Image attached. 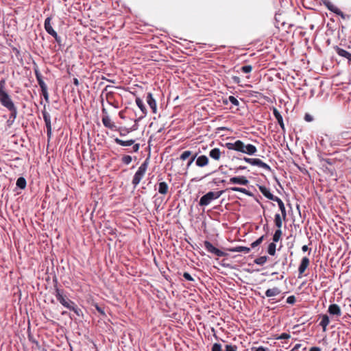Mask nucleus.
<instances>
[{
	"mask_svg": "<svg viewBox=\"0 0 351 351\" xmlns=\"http://www.w3.org/2000/svg\"><path fill=\"white\" fill-rule=\"evenodd\" d=\"M254 263L258 265H263V256H261L259 258H257L254 260Z\"/></svg>",
	"mask_w": 351,
	"mask_h": 351,
	"instance_id": "nucleus-52",
	"label": "nucleus"
},
{
	"mask_svg": "<svg viewBox=\"0 0 351 351\" xmlns=\"http://www.w3.org/2000/svg\"><path fill=\"white\" fill-rule=\"evenodd\" d=\"M136 130V128L135 127V125H134L131 128H117V130L116 131H119L120 136H125L127 134L130 133V132Z\"/></svg>",
	"mask_w": 351,
	"mask_h": 351,
	"instance_id": "nucleus-30",
	"label": "nucleus"
},
{
	"mask_svg": "<svg viewBox=\"0 0 351 351\" xmlns=\"http://www.w3.org/2000/svg\"><path fill=\"white\" fill-rule=\"evenodd\" d=\"M208 175H210V173L206 174V176H203V177H201V178H193L192 180H193V181H196V182H197V181H200V180H202L204 178H205V177L208 176Z\"/></svg>",
	"mask_w": 351,
	"mask_h": 351,
	"instance_id": "nucleus-62",
	"label": "nucleus"
},
{
	"mask_svg": "<svg viewBox=\"0 0 351 351\" xmlns=\"http://www.w3.org/2000/svg\"><path fill=\"white\" fill-rule=\"evenodd\" d=\"M34 73H35L36 80H37L40 88L45 89V88L47 87V84L45 83V82L43 80V76H42L40 72L39 71V70L35 69Z\"/></svg>",
	"mask_w": 351,
	"mask_h": 351,
	"instance_id": "nucleus-20",
	"label": "nucleus"
},
{
	"mask_svg": "<svg viewBox=\"0 0 351 351\" xmlns=\"http://www.w3.org/2000/svg\"><path fill=\"white\" fill-rule=\"evenodd\" d=\"M73 84L75 86H78L80 84L79 80L77 78H73Z\"/></svg>",
	"mask_w": 351,
	"mask_h": 351,
	"instance_id": "nucleus-64",
	"label": "nucleus"
},
{
	"mask_svg": "<svg viewBox=\"0 0 351 351\" xmlns=\"http://www.w3.org/2000/svg\"><path fill=\"white\" fill-rule=\"evenodd\" d=\"M149 161V158H147L138 167L137 171L135 173L132 181V184H133L134 188L136 187V186L140 183L141 180L144 177L147 169Z\"/></svg>",
	"mask_w": 351,
	"mask_h": 351,
	"instance_id": "nucleus-3",
	"label": "nucleus"
},
{
	"mask_svg": "<svg viewBox=\"0 0 351 351\" xmlns=\"http://www.w3.org/2000/svg\"><path fill=\"white\" fill-rule=\"evenodd\" d=\"M273 114L276 119L278 123L280 125L282 130H285V124L283 122V118L280 112L276 108H273Z\"/></svg>",
	"mask_w": 351,
	"mask_h": 351,
	"instance_id": "nucleus-17",
	"label": "nucleus"
},
{
	"mask_svg": "<svg viewBox=\"0 0 351 351\" xmlns=\"http://www.w3.org/2000/svg\"><path fill=\"white\" fill-rule=\"evenodd\" d=\"M251 65H244L240 68V71L244 73H248L252 71Z\"/></svg>",
	"mask_w": 351,
	"mask_h": 351,
	"instance_id": "nucleus-43",
	"label": "nucleus"
},
{
	"mask_svg": "<svg viewBox=\"0 0 351 351\" xmlns=\"http://www.w3.org/2000/svg\"><path fill=\"white\" fill-rule=\"evenodd\" d=\"M221 151L219 148L212 149L209 152V156L214 160H219L221 157Z\"/></svg>",
	"mask_w": 351,
	"mask_h": 351,
	"instance_id": "nucleus-27",
	"label": "nucleus"
},
{
	"mask_svg": "<svg viewBox=\"0 0 351 351\" xmlns=\"http://www.w3.org/2000/svg\"><path fill=\"white\" fill-rule=\"evenodd\" d=\"M55 296L57 299V300L64 306H68V301L69 300V298H66L64 295V290L60 289L58 287H56L55 289Z\"/></svg>",
	"mask_w": 351,
	"mask_h": 351,
	"instance_id": "nucleus-7",
	"label": "nucleus"
},
{
	"mask_svg": "<svg viewBox=\"0 0 351 351\" xmlns=\"http://www.w3.org/2000/svg\"><path fill=\"white\" fill-rule=\"evenodd\" d=\"M193 155V153L191 151H189V150H186L184 152H183L180 156V160H186L187 158H189V157H191V156Z\"/></svg>",
	"mask_w": 351,
	"mask_h": 351,
	"instance_id": "nucleus-37",
	"label": "nucleus"
},
{
	"mask_svg": "<svg viewBox=\"0 0 351 351\" xmlns=\"http://www.w3.org/2000/svg\"><path fill=\"white\" fill-rule=\"evenodd\" d=\"M264 99H265V103L266 101L269 102V103H271L273 101V99H274V98H271L269 97H267V96L265 95Z\"/></svg>",
	"mask_w": 351,
	"mask_h": 351,
	"instance_id": "nucleus-60",
	"label": "nucleus"
},
{
	"mask_svg": "<svg viewBox=\"0 0 351 351\" xmlns=\"http://www.w3.org/2000/svg\"><path fill=\"white\" fill-rule=\"evenodd\" d=\"M274 223L278 228H281L282 221L279 213H276L274 215Z\"/></svg>",
	"mask_w": 351,
	"mask_h": 351,
	"instance_id": "nucleus-33",
	"label": "nucleus"
},
{
	"mask_svg": "<svg viewBox=\"0 0 351 351\" xmlns=\"http://www.w3.org/2000/svg\"><path fill=\"white\" fill-rule=\"evenodd\" d=\"M244 150L242 153L252 155L256 152V148L254 145L251 144L245 145Z\"/></svg>",
	"mask_w": 351,
	"mask_h": 351,
	"instance_id": "nucleus-28",
	"label": "nucleus"
},
{
	"mask_svg": "<svg viewBox=\"0 0 351 351\" xmlns=\"http://www.w3.org/2000/svg\"><path fill=\"white\" fill-rule=\"evenodd\" d=\"M51 17H47L45 21L44 26H45V29L46 32L49 35L53 36V35L57 34V32L53 29V27L51 25Z\"/></svg>",
	"mask_w": 351,
	"mask_h": 351,
	"instance_id": "nucleus-16",
	"label": "nucleus"
},
{
	"mask_svg": "<svg viewBox=\"0 0 351 351\" xmlns=\"http://www.w3.org/2000/svg\"><path fill=\"white\" fill-rule=\"evenodd\" d=\"M209 163L208 158L205 155L197 156L195 158V165L198 167H204Z\"/></svg>",
	"mask_w": 351,
	"mask_h": 351,
	"instance_id": "nucleus-11",
	"label": "nucleus"
},
{
	"mask_svg": "<svg viewBox=\"0 0 351 351\" xmlns=\"http://www.w3.org/2000/svg\"><path fill=\"white\" fill-rule=\"evenodd\" d=\"M197 153H195L193 154L191 157H190L189 160H188V162L186 164V169H189L190 167V166L191 165V164L195 161V158H197Z\"/></svg>",
	"mask_w": 351,
	"mask_h": 351,
	"instance_id": "nucleus-42",
	"label": "nucleus"
},
{
	"mask_svg": "<svg viewBox=\"0 0 351 351\" xmlns=\"http://www.w3.org/2000/svg\"><path fill=\"white\" fill-rule=\"evenodd\" d=\"M147 103L149 106L150 108L152 110L154 113H156L157 111V106L156 101L155 99L153 97V95L151 93H148L147 95Z\"/></svg>",
	"mask_w": 351,
	"mask_h": 351,
	"instance_id": "nucleus-14",
	"label": "nucleus"
},
{
	"mask_svg": "<svg viewBox=\"0 0 351 351\" xmlns=\"http://www.w3.org/2000/svg\"><path fill=\"white\" fill-rule=\"evenodd\" d=\"M279 301H280V300L276 299V298H271V299L268 300V302L271 304H275V303H276V302H278Z\"/></svg>",
	"mask_w": 351,
	"mask_h": 351,
	"instance_id": "nucleus-58",
	"label": "nucleus"
},
{
	"mask_svg": "<svg viewBox=\"0 0 351 351\" xmlns=\"http://www.w3.org/2000/svg\"><path fill=\"white\" fill-rule=\"evenodd\" d=\"M330 323L329 317L327 315H323L322 316V320L319 325L322 327L323 331L326 330V328Z\"/></svg>",
	"mask_w": 351,
	"mask_h": 351,
	"instance_id": "nucleus-29",
	"label": "nucleus"
},
{
	"mask_svg": "<svg viewBox=\"0 0 351 351\" xmlns=\"http://www.w3.org/2000/svg\"><path fill=\"white\" fill-rule=\"evenodd\" d=\"M328 311L332 315L341 316V315L340 307L336 304H330L328 307Z\"/></svg>",
	"mask_w": 351,
	"mask_h": 351,
	"instance_id": "nucleus-19",
	"label": "nucleus"
},
{
	"mask_svg": "<svg viewBox=\"0 0 351 351\" xmlns=\"http://www.w3.org/2000/svg\"><path fill=\"white\" fill-rule=\"evenodd\" d=\"M263 241V235L251 243V248H255L258 246Z\"/></svg>",
	"mask_w": 351,
	"mask_h": 351,
	"instance_id": "nucleus-39",
	"label": "nucleus"
},
{
	"mask_svg": "<svg viewBox=\"0 0 351 351\" xmlns=\"http://www.w3.org/2000/svg\"><path fill=\"white\" fill-rule=\"evenodd\" d=\"M42 114L47 128V135L50 138L51 136V117L45 110H43Z\"/></svg>",
	"mask_w": 351,
	"mask_h": 351,
	"instance_id": "nucleus-10",
	"label": "nucleus"
},
{
	"mask_svg": "<svg viewBox=\"0 0 351 351\" xmlns=\"http://www.w3.org/2000/svg\"><path fill=\"white\" fill-rule=\"evenodd\" d=\"M135 102L138 107L140 108V110L142 111V112L144 114V116H145L147 114V110L142 99L139 97H136Z\"/></svg>",
	"mask_w": 351,
	"mask_h": 351,
	"instance_id": "nucleus-31",
	"label": "nucleus"
},
{
	"mask_svg": "<svg viewBox=\"0 0 351 351\" xmlns=\"http://www.w3.org/2000/svg\"><path fill=\"white\" fill-rule=\"evenodd\" d=\"M269 49L268 47H265V52H264V54H265V62L267 61V60H271L272 58H274V55H273L271 53V51H266V49Z\"/></svg>",
	"mask_w": 351,
	"mask_h": 351,
	"instance_id": "nucleus-38",
	"label": "nucleus"
},
{
	"mask_svg": "<svg viewBox=\"0 0 351 351\" xmlns=\"http://www.w3.org/2000/svg\"><path fill=\"white\" fill-rule=\"evenodd\" d=\"M228 100L234 106H238L239 105V100L234 96H229Z\"/></svg>",
	"mask_w": 351,
	"mask_h": 351,
	"instance_id": "nucleus-44",
	"label": "nucleus"
},
{
	"mask_svg": "<svg viewBox=\"0 0 351 351\" xmlns=\"http://www.w3.org/2000/svg\"><path fill=\"white\" fill-rule=\"evenodd\" d=\"M282 230L280 228H278L274 235H273V242H275V243H277L278 241H279V240L281 238V236H282Z\"/></svg>",
	"mask_w": 351,
	"mask_h": 351,
	"instance_id": "nucleus-35",
	"label": "nucleus"
},
{
	"mask_svg": "<svg viewBox=\"0 0 351 351\" xmlns=\"http://www.w3.org/2000/svg\"><path fill=\"white\" fill-rule=\"evenodd\" d=\"M214 183L217 184H223L226 182V180H217L216 179H215L213 180Z\"/></svg>",
	"mask_w": 351,
	"mask_h": 351,
	"instance_id": "nucleus-61",
	"label": "nucleus"
},
{
	"mask_svg": "<svg viewBox=\"0 0 351 351\" xmlns=\"http://www.w3.org/2000/svg\"><path fill=\"white\" fill-rule=\"evenodd\" d=\"M287 302L289 304H293L295 302V297L290 295L287 298Z\"/></svg>",
	"mask_w": 351,
	"mask_h": 351,
	"instance_id": "nucleus-49",
	"label": "nucleus"
},
{
	"mask_svg": "<svg viewBox=\"0 0 351 351\" xmlns=\"http://www.w3.org/2000/svg\"><path fill=\"white\" fill-rule=\"evenodd\" d=\"M102 112L104 114L102 117V123L104 125L110 130H117V126L115 125L114 123L111 121L110 117L108 114L106 109L103 108Z\"/></svg>",
	"mask_w": 351,
	"mask_h": 351,
	"instance_id": "nucleus-6",
	"label": "nucleus"
},
{
	"mask_svg": "<svg viewBox=\"0 0 351 351\" xmlns=\"http://www.w3.org/2000/svg\"><path fill=\"white\" fill-rule=\"evenodd\" d=\"M336 51L339 56L346 58L349 62H351V53L350 52L339 47H337Z\"/></svg>",
	"mask_w": 351,
	"mask_h": 351,
	"instance_id": "nucleus-24",
	"label": "nucleus"
},
{
	"mask_svg": "<svg viewBox=\"0 0 351 351\" xmlns=\"http://www.w3.org/2000/svg\"><path fill=\"white\" fill-rule=\"evenodd\" d=\"M286 25L285 16L283 13L278 12H276L274 16V25L276 28L280 29Z\"/></svg>",
	"mask_w": 351,
	"mask_h": 351,
	"instance_id": "nucleus-8",
	"label": "nucleus"
},
{
	"mask_svg": "<svg viewBox=\"0 0 351 351\" xmlns=\"http://www.w3.org/2000/svg\"><path fill=\"white\" fill-rule=\"evenodd\" d=\"M245 145L241 141L237 140L234 143H228L226 144V147L230 150H235L242 152L244 149Z\"/></svg>",
	"mask_w": 351,
	"mask_h": 351,
	"instance_id": "nucleus-9",
	"label": "nucleus"
},
{
	"mask_svg": "<svg viewBox=\"0 0 351 351\" xmlns=\"http://www.w3.org/2000/svg\"><path fill=\"white\" fill-rule=\"evenodd\" d=\"M304 119L306 121H313V117L308 114H306L304 116Z\"/></svg>",
	"mask_w": 351,
	"mask_h": 351,
	"instance_id": "nucleus-56",
	"label": "nucleus"
},
{
	"mask_svg": "<svg viewBox=\"0 0 351 351\" xmlns=\"http://www.w3.org/2000/svg\"><path fill=\"white\" fill-rule=\"evenodd\" d=\"M225 351H237V346L235 345H226Z\"/></svg>",
	"mask_w": 351,
	"mask_h": 351,
	"instance_id": "nucleus-47",
	"label": "nucleus"
},
{
	"mask_svg": "<svg viewBox=\"0 0 351 351\" xmlns=\"http://www.w3.org/2000/svg\"><path fill=\"white\" fill-rule=\"evenodd\" d=\"M5 86L6 80L5 78H1L0 80V103L10 112L9 117L10 120L12 119V123H13L17 117V108L14 105L10 95L8 93Z\"/></svg>",
	"mask_w": 351,
	"mask_h": 351,
	"instance_id": "nucleus-1",
	"label": "nucleus"
},
{
	"mask_svg": "<svg viewBox=\"0 0 351 351\" xmlns=\"http://www.w3.org/2000/svg\"><path fill=\"white\" fill-rule=\"evenodd\" d=\"M223 192L224 191H219L217 192L209 191L200 198L199 204L200 206H208L213 200L218 199Z\"/></svg>",
	"mask_w": 351,
	"mask_h": 351,
	"instance_id": "nucleus-4",
	"label": "nucleus"
},
{
	"mask_svg": "<svg viewBox=\"0 0 351 351\" xmlns=\"http://www.w3.org/2000/svg\"><path fill=\"white\" fill-rule=\"evenodd\" d=\"M64 307L71 311H73L79 317L83 316L82 311L77 307L73 301L71 300L68 301V306Z\"/></svg>",
	"mask_w": 351,
	"mask_h": 351,
	"instance_id": "nucleus-13",
	"label": "nucleus"
},
{
	"mask_svg": "<svg viewBox=\"0 0 351 351\" xmlns=\"http://www.w3.org/2000/svg\"><path fill=\"white\" fill-rule=\"evenodd\" d=\"M212 351H221V345L218 343H215L213 345Z\"/></svg>",
	"mask_w": 351,
	"mask_h": 351,
	"instance_id": "nucleus-48",
	"label": "nucleus"
},
{
	"mask_svg": "<svg viewBox=\"0 0 351 351\" xmlns=\"http://www.w3.org/2000/svg\"><path fill=\"white\" fill-rule=\"evenodd\" d=\"M280 293H281V291L279 288L274 287L272 289H268L265 291V294L267 297L271 298V297H275V296L280 295Z\"/></svg>",
	"mask_w": 351,
	"mask_h": 351,
	"instance_id": "nucleus-21",
	"label": "nucleus"
},
{
	"mask_svg": "<svg viewBox=\"0 0 351 351\" xmlns=\"http://www.w3.org/2000/svg\"><path fill=\"white\" fill-rule=\"evenodd\" d=\"M276 245L275 242L270 243L268 245L267 252L271 256H274L276 254Z\"/></svg>",
	"mask_w": 351,
	"mask_h": 351,
	"instance_id": "nucleus-34",
	"label": "nucleus"
},
{
	"mask_svg": "<svg viewBox=\"0 0 351 351\" xmlns=\"http://www.w3.org/2000/svg\"><path fill=\"white\" fill-rule=\"evenodd\" d=\"M204 245L205 249L208 252L212 253L218 257H223L227 255L226 253L213 246V244L208 241H205L204 243Z\"/></svg>",
	"mask_w": 351,
	"mask_h": 351,
	"instance_id": "nucleus-5",
	"label": "nucleus"
},
{
	"mask_svg": "<svg viewBox=\"0 0 351 351\" xmlns=\"http://www.w3.org/2000/svg\"><path fill=\"white\" fill-rule=\"evenodd\" d=\"M114 142L117 144V145H121V146H130V145H132L134 142H135V140L134 139H130V140H128V141H123V140H121L119 138H114Z\"/></svg>",
	"mask_w": 351,
	"mask_h": 351,
	"instance_id": "nucleus-26",
	"label": "nucleus"
},
{
	"mask_svg": "<svg viewBox=\"0 0 351 351\" xmlns=\"http://www.w3.org/2000/svg\"><path fill=\"white\" fill-rule=\"evenodd\" d=\"M230 183L233 184L247 185L248 180L245 176L232 177L230 179Z\"/></svg>",
	"mask_w": 351,
	"mask_h": 351,
	"instance_id": "nucleus-12",
	"label": "nucleus"
},
{
	"mask_svg": "<svg viewBox=\"0 0 351 351\" xmlns=\"http://www.w3.org/2000/svg\"><path fill=\"white\" fill-rule=\"evenodd\" d=\"M94 306L101 315H102L103 317H106V313L104 312V308L101 307L97 304H94Z\"/></svg>",
	"mask_w": 351,
	"mask_h": 351,
	"instance_id": "nucleus-45",
	"label": "nucleus"
},
{
	"mask_svg": "<svg viewBox=\"0 0 351 351\" xmlns=\"http://www.w3.org/2000/svg\"><path fill=\"white\" fill-rule=\"evenodd\" d=\"M309 262L310 261L308 258L306 256L302 258L301 263L298 267V271L300 275H302L305 271V270L306 269L309 265Z\"/></svg>",
	"mask_w": 351,
	"mask_h": 351,
	"instance_id": "nucleus-18",
	"label": "nucleus"
},
{
	"mask_svg": "<svg viewBox=\"0 0 351 351\" xmlns=\"http://www.w3.org/2000/svg\"><path fill=\"white\" fill-rule=\"evenodd\" d=\"M42 94L46 101L49 100V93L47 91V87L45 88V89H41Z\"/></svg>",
	"mask_w": 351,
	"mask_h": 351,
	"instance_id": "nucleus-50",
	"label": "nucleus"
},
{
	"mask_svg": "<svg viewBox=\"0 0 351 351\" xmlns=\"http://www.w3.org/2000/svg\"><path fill=\"white\" fill-rule=\"evenodd\" d=\"M243 160L251 164L252 165H256L260 167H263V161L258 158H250L245 157Z\"/></svg>",
	"mask_w": 351,
	"mask_h": 351,
	"instance_id": "nucleus-22",
	"label": "nucleus"
},
{
	"mask_svg": "<svg viewBox=\"0 0 351 351\" xmlns=\"http://www.w3.org/2000/svg\"><path fill=\"white\" fill-rule=\"evenodd\" d=\"M232 81L233 82L236 83V84H239L240 83V77H238V76H233L232 77Z\"/></svg>",
	"mask_w": 351,
	"mask_h": 351,
	"instance_id": "nucleus-57",
	"label": "nucleus"
},
{
	"mask_svg": "<svg viewBox=\"0 0 351 351\" xmlns=\"http://www.w3.org/2000/svg\"><path fill=\"white\" fill-rule=\"evenodd\" d=\"M302 345L300 343H297L295 344L293 348H292V350L293 351H299V348H301Z\"/></svg>",
	"mask_w": 351,
	"mask_h": 351,
	"instance_id": "nucleus-59",
	"label": "nucleus"
},
{
	"mask_svg": "<svg viewBox=\"0 0 351 351\" xmlns=\"http://www.w3.org/2000/svg\"><path fill=\"white\" fill-rule=\"evenodd\" d=\"M158 193L161 195H166L168 193L169 191V186L165 182H160L158 184Z\"/></svg>",
	"mask_w": 351,
	"mask_h": 351,
	"instance_id": "nucleus-23",
	"label": "nucleus"
},
{
	"mask_svg": "<svg viewBox=\"0 0 351 351\" xmlns=\"http://www.w3.org/2000/svg\"><path fill=\"white\" fill-rule=\"evenodd\" d=\"M265 197L269 201H265V210L269 208L271 206H275L271 201L276 202L278 206V210H280L283 218L286 217V209L282 199L277 196L274 195L269 190L265 187Z\"/></svg>",
	"mask_w": 351,
	"mask_h": 351,
	"instance_id": "nucleus-2",
	"label": "nucleus"
},
{
	"mask_svg": "<svg viewBox=\"0 0 351 351\" xmlns=\"http://www.w3.org/2000/svg\"><path fill=\"white\" fill-rule=\"evenodd\" d=\"M230 190L233 191H239V192L243 193L245 194H247V191L244 188L234 186V187L230 188Z\"/></svg>",
	"mask_w": 351,
	"mask_h": 351,
	"instance_id": "nucleus-46",
	"label": "nucleus"
},
{
	"mask_svg": "<svg viewBox=\"0 0 351 351\" xmlns=\"http://www.w3.org/2000/svg\"><path fill=\"white\" fill-rule=\"evenodd\" d=\"M228 250L232 252H239V253L247 254L250 252V248L247 247H243V246H237V247L229 248Z\"/></svg>",
	"mask_w": 351,
	"mask_h": 351,
	"instance_id": "nucleus-25",
	"label": "nucleus"
},
{
	"mask_svg": "<svg viewBox=\"0 0 351 351\" xmlns=\"http://www.w3.org/2000/svg\"><path fill=\"white\" fill-rule=\"evenodd\" d=\"M132 158L129 155H124L121 158L122 162L127 165H129L132 162Z\"/></svg>",
	"mask_w": 351,
	"mask_h": 351,
	"instance_id": "nucleus-40",
	"label": "nucleus"
},
{
	"mask_svg": "<svg viewBox=\"0 0 351 351\" xmlns=\"http://www.w3.org/2000/svg\"><path fill=\"white\" fill-rule=\"evenodd\" d=\"M250 351H263V346L252 347Z\"/></svg>",
	"mask_w": 351,
	"mask_h": 351,
	"instance_id": "nucleus-55",
	"label": "nucleus"
},
{
	"mask_svg": "<svg viewBox=\"0 0 351 351\" xmlns=\"http://www.w3.org/2000/svg\"><path fill=\"white\" fill-rule=\"evenodd\" d=\"M290 338V335L288 333H282L280 335H276L274 337V339H286Z\"/></svg>",
	"mask_w": 351,
	"mask_h": 351,
	"instance_id": "nucleus-41",
	"label": "nucleus"
},
{
	"mask_svg": "<svg viewBox=\"0 0 351 351\" xmlns=\"http://www.w3.org/2000/svg\"><path fill=\"white\" fill-rule=\"evenodd\" d=\"M282 230L280 228H278L274 235H273V242H275V243H277L278 241H279V240L281 238V236H282Z\"/></svg>",
	"mask_w": 351,
	"mask_h": 351,
	"instance_id": "nucleus-36",
	"label": "nucleus"
},
{
	"mask_svg": "<svg viewBox=\"0 0 351 351\" xmlns=\"http://www.w3.org/2000/svg\"><path fill=\"white\" fill-rule=\"evenodd\" d=\"M53 37L54 38V39L56 40V41L58 43V44H60L61 42H62V39H61V37L59 36L58 35V34H56L55 35L53 36Z\"/></svg>",
	"mask_w": 351,
	"mask_h": 351,
	"instance_id": "nucleus-54",
	"label": "nucleus"
},
{
	"mask_svg": "<svg viewBox=\"0 0 351 351\" xmlns=\"http://www.w3.org/2000/svg\"><path fill=\"white\" fill-rule=\"evenodd\" d=\"M27 182L23 177H19L17 180L16 185L21 189H24L26 187Z\"/></svg>",
	"mask_w": 351,
	"mask_h": 351,
	"instance_id": "nucleus-32",
	"label": "nucleus"
},
{
	"mask_svg": "<svg viewBox=\"0 0 351 351\" xmlns=\"http://www.w3.org/2000/svg\"><path fill=\"white\" fill-rule=\"evenodd\" d=\"M309 351H321V348L317 346H314L311 348Z\"/></svg>",
	"mask_w": 351,
	"mask_h": 351,
	"instance_id": "nucleus-63",
	"label": "nucleus"
},
{
	"mask_svg": "<svg viewBox=\"0 0 351 351\" xmlns=\"http://www.w3.org/2000/svg\"><path fill=\"white\" fill-rule=\"evenodd\" d=\"M325 5L330 11L344 19L343 13L337 6L329 1L325 3Z\"/></svg>",
	"mask_w": 351,
	"mask_h": 351,
	"instance_id": "nucleus-15",
	"label": "nucleus"
},
{
	"mask_svg": "<svg viewBox=\"0 0 351 351\" xmlns=\"http://www.w3.org/2000/svg\"><path fill=\"white\" fill-rule=\"evenodd\" d=\"M140 148V145L138 143L133 144L132 152H138Z\"/></svg>",
	"mask_w": 351,
	"mask_h": 351,
	"instance_id": "nucleus-53",
	"label": "nucleus"
},
{
	"mask_svg": "<svg viewBox=\"0 0 351 351\" xmlns=\"http://www.w3.org/2000/svg\"><path fill=\"white\" fill-rule=\"evenodd\" d=\"M183 277H184L186 280H189V281H194V280H194V278H193L191 276V274H190L189 273H188V272H184V273L183 274Z\"/></svg>",
	"mask_w": 351,
	"mask_h": 351,
	"instance_id": "nucleus-51",
	"label": "nucleus"
}]
</instances>
